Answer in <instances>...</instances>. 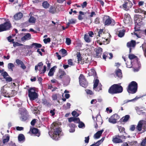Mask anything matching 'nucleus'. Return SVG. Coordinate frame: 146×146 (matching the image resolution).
I'll use <instances>...</instances> for the list:
<instances>
[{"mask_svg":"<svg viewBox=\"0 0 146 146\" xmlns=\"http://www.w3.org/2000/svg\"><path fill=\"white\" fill-rule=\"evenodd\" d=\"M136 45V42L135 40H131L130 41L127 42V46L128 48L134 47Z\"/></svg>","mask_w":146,"mask_h":146,"instance_id":"obj_16","label":"nucleus"},{"mask_svg":"<svg viewBox=\"0 0 146 146\" xmlns=\"http://www.w3.org/2000/svg\"><path fill=\"white\" fill-rule=\"evenodd\" d=\"M23 25L25 27H28L30 25L29 22V21H26L23 23Z\"/></svg>","mask_w":146,"mask_h":146,"instance_id":"obj_63","label":"nucleus"},{"mask_svg":"<svg viewBox=\"0 0 146 146\" xmlns=\"http://www.w3.org/2000/svg\"><path fill=\"white\" fill-rule=\"evenodd\" d=\"M134 32L133 33H131V34L132 35L134 34L137 37H139V35L140 33V31H141V30L139 29H137L135 27H134Z\"/></svg>","mask_w":146,"mask_h":146,"instance_id":"obj_26","label":"nucleus"},{"mask_svg":"<svg viewBox=\"0 0 146 146\" xmlns=\"http://www.w3.org/2000/svg\"><path fill=\"white\" fill-rule=\"evenodd\" d=\"M140 146H146V137L142 141Z\"/></svg>","mask_w":146,"mask_h":146,"instance_id":"obj_46","label":"nucleus"},{"mask_svg":"<svg viewBox=\"0 0 146 146\" xmlns=\"http://www.w3.org/2000/svg\"><path fill=\"white\" fill-rule=\"evenodd\" d=\"M138 131H142L143 133L146 131V121L145 120L139 121L136 127Z\"/></svg>","mask_w":146,"mask_h":146,"instance_id":"obj_3","label":"nucleus"},{"mask_svg":"<svg viewBox=\"0 0 146 146\" xmlns=\"http://www.w3.org/2000/svg\"><path fill=\"white\" fill-rule=\"evenodd\" d=\"M69 22H68V24H75L76 22V20L73 19H70L69 20Z\"/></svg>","mask_w":146,"mask_h":146,"instance_id":"obj_44","label":"nucleus"},{"mask_svg":"<svg viewBox=\"0 0 146 146\" xmlns=\"http://www.w3.org/2000/svg\"><path fill=\"white\" fill-rule=\"evenodd\" d=\"M118 127L120 133L125 132V129L123 127L121 126H118Z\"/></svg>","mask_w":146,"mask_h":146,"instance_id":"obj_49","label":"nucleus"},{"mask_svg":"<svg viewBox=\"0 0 146 146\" xmlns=\"http://www.w3.org/2000/svg\"><path fill=\"white\" fill-rule=\"evenodd\" d=\"M59 78L60 79L63 78V76L66 74L65 72L62 69H59L58 71Z\"/></svg>","mask_w":146,"mask_h":146,"instance_id":"obj_28","label":"nucleus"},{"mask_svg":"<svg viewBox=\"0 0 146 146\" xmlns=\"http://www.w3.org/2000/svg\"><path fill=\"white\" fill-rule=\"evenodd\" d=\"M77 56L78 58V61L79 62L80 61L81 63L80 64H84V63H87L86 62H85L84 60V59H82V58L81 56V54H80V52L77 53Z\"/></svg>","mask_w":146,"mask_h":146,"instance_id":"obj_18","label":"nucleus"},{"mask_svg":"<svg viewBox=\"0 0 146 146\" xmlns=\"http://www.w3.org/2000/svg\"><path fill=\"white\" fill-rule=\"evenodd\" d=\"M122 137H123L125 138V137L124 136L115 135L113 137L112 141L115 143H122L123 142V141L121 138Z\"/></svg>","mask_w":146,"mask_h":146,"instance_id":"obj_9","label":"nucleus"},{"mask_svg":"<svg viewBox=\"0 0 146 146\" xmlns=\"http://www.w3.org/2000/svg\"><path fill=\"white\" fill-rule=\"evenodd\" d=\"M119 118V116L115 113L112 115L109 118V121L110 123L115 124L117 123V120Z\"/></svg>","mask_w":146,"mask_h":146,"instance_id":"obj_7","label":"nucleus"},{"mask_svg":"<svg viewBox=\"0 0 146 146\" xmlns=\"http://www.w3.org/2000/svg\"><path fill=\"white\" fill-rule=\"evenodd\" d=\"M123 91L122 87L118 84H114L111 85L108 90V92L111 94L120 93Z\"/></svg>","mask_w":146,"mask_h":146,"instance_id":"obj_1","label":"nucleus"},{"mask_svg":"<svg viewBox=\"0 0 146 146\" xmlns=\"http://www.w3.org/2000/svg\"><path fill=\"white\" fill-rule=\"evenodd\" d=\"M28 117V113L25 112V115H22L21 118L22 121H24L27 119Z\"/></svg>","mask_w":146,"mask_h":146,"instance_id":"obj_32","label":"nucleus"},{"mask_svg":"<svg viewBox=\"0 0 146 146\" xmlns=\"http://www.w3.org/2000/svg\"><path fill=\"white\" fill-rule=\"evenodd\" d=\"M36 21V19L33 17H31L29 18V23H35Z\"/></svg>","mask_w":146,"mask_h":146,"instance_id":"obj_43","label":"nucleus"},{"mask_svg":"<svg viewBox=\"0 0 146 146\" xmlns=\"http://www.w3.org/2000/svg\"><path fill=\"white\" fill-rule=\"evenodd\" d=\"M1 94L5 97H8L9 93L6 90H5L4 89H2L1 91Z\"/></svg>","mask_w":146,"mask_h":146,"instance_id":"obj_34","label":"nucleus"},{"mask_svg":"<svg viewBox=\"0 0 146 146\" xmlns=\"http://www.w3.org/2000/svg\"><path fill=\"white\" fill-rule=\"evenodd\" d=\"M134 11L135 13H142L143 12V10L139 8L135 9L134 10Z\"/></svg>","mask_w":146,"mask_h":146,"instance_id":"obj_51","label":"nucleus"},{"mask_svg":"<svg viewBox=\"0 0 146 146\" xmlns=\"http://www.w3.org/2000/svg\"><path fill=\"white\" fill-rule=\"evenodd\" d=\"M71 104L70 103H67L66 105H64L63 106L64 109L66 110L69 109L70 108Z\"/></svg>","mask_w":146,"mask_h":146,"instance_id":"obj_41","label":"nucleus"},{"mask_svg":"<svg viewBox=\"0 0 146 146\" xmlns=\"http://www.w3.org/2000/svg\"><path fill=\"white\" fill-rule=\"evenodd\" d=\"M140 146H146V137L142 141Z\"/></svg>","mask_w":146,"mask_h":146,"instance_id":"obj_47","label":"nucleus"},{"mask_svg":"<svg viewBox=\"0 0 146 146\" xmlns=\"http://www.w3.org/2000/svg\"><path fill=\"white\" fill-rule=\"evenodd\" d=\"M118 32V36L119 37H122L124 36L125 32V30L123 29L122 30H120Z\"/></svg>","mask_w":146,"mask_h":146,"instance_id":"obj_31","label":"nucleus"},{"mask_svg":"<svg viewBox=\"0 0 146 146\" xmlns=\"http://www.w3.org/2000/svg\"><path fill=\"white\" fill-rule=\"evenodd\" d=\"M71 40L70 38H66V42L67 45H70L71 44Z\"/></svg>","mask_w":146,"mask_h":146,"instance_id":"obj_52","label":"nucleus"},{"mask_svg":"<svg viewBox=\"0 0 146 146\" xmlns=\"http://www.w3.org/2000/svg\"><path fill=\"white\" fill-rule=\"evenodd\" d=\"M78 123H79V125H78V127L80 128H82L83 127L85 126L84 124L81 121H78Z\"/></svg>","mask_w":146,"mask_h":146,"instance_id":"obj_48","label":"nucleus"},{"mask_svg":"<svg viewBox=\"0 0 146 146\" xmlns=\"http://www.w3.org/2000/svg\"><path fill=\"white\" fill-rule=\"evenodd\" d=\"M2 25L4 31L10 30L12 27L11 24L9 21L2 23Z\"/></svg>","mask_w":146,"mask_h":146,"instance_id":"obj_11","label":"nucleus"},{"mask_svg":"<svg viewBox=\"0 0 146 146\" xmlns=\"http://www.w3.org/2000/svg\"><path fill=\"white\" fill-rule=\"evenodd\" d=\"M104 130L103 129H102L101 130L98 131H97L94 135V138L96 139H98L101 136L102 133L104 131Z\"/></svg>","mask_w":146,"mask_h":146,"instance_id":"obj_19","label":"nucleus"},{"mask_svg":"<svg viewBox=\"0 0 146 146\" xmlns=\"http://www.w3.org/2000/svg\"><path fill=\"white\" fill-rule=\"evenodd\" d=\"M137 113L139 115H145V112L143 111V110L138 109L137 110Z\"/></svg>","mask_w":146,"mask_h":146,"instance_id":"obj_42","label":"nucleus"},{"mask_svg":"<svg viewBox=\"0 0 146 146\" xmlns=\"http://www.w3.org/2000/svg\"><path fill=\"white\" fill-rule=\"evenodd\" d=\"M16 62L18 65H21L23 62L19 59H17L16 60Z\"/></svg>","mask_w":146,"mask_h":146,"instance_id":"obj_54","label":"nucleus"},{"mask_svg":"<svg viewBox=\"0 0 146 146\" xmlns=\"http://www.w3.org/2000/svg\"><path fill=\"white\" fill-rule=\"evenodd\" d=\"M68 121L70 122L73 121L75 123H78V121H80V119L79 118L73 117H70L69 118Z\"/></svg>","mask_w":146,"mask_h":146,"instance_id":"obj_23","label":"nucleus"},{"mask_svg":"<svg viewBox=\"0 0 146 146\" xmlns=\"http://www.w3.org/2000/svg\"><path fill=\"white\" fill-rule=\"evenodd\" d=\"M68 63L70 66H72L74 65L73 60L72 59H69L68 60Z\"/></svg>","mask_w":146,"mask_h":146,"instance_id":"obj_50","label":"nucleus"},{"mask_svg":"<svg viewBox=\"0 0 146 146\" xmlns=\"http://www.w3.org/2000/svg\"><path fill=\"white\" fill-rule=\"evenodd\" d=\"M109 53L108 52H105L103 54V58L105 60H106V56H108V55Z\"/></svg>","mask_w":146,"mask_h":146,"instance_id":"obj_56","label":"nucleus"},{"mask_svg":"<svg viewBox=\"0 0 146 146\" xmlns=\"http://www.w3.org/2000/svg\"><path fill=\"white\" fill-rule=\"evenodd\" d=\"M23 44L19 43H18V42H16L15 43L13 44V46L14 47L16 46H23Z\"/></svg>","mask_w":146,"mask_h":146,"instance_id":"obj_61","label":"nucleus"},{"mask_svg":"<svg viewBox=\"0 0 146 146\" xmlns=\"http://www.w3.org/2000/svg\"><path fill=\"white\" fill-rule=\"evenodd\" d=\"M96 53L95 57L97 58L101 57V56L103 52L102 49L100 47L96 48L95 49Z\"/></svg>","mask_w":146,"mask_h":146,"instance_id":"obj_14","label":"nucleus"},{"mask_svg":"<svg viewBox=\"0 0 146 146\" xmlns=\"http://www.w3.org/2000/svg\"><path fill=\"white\" fill-rule=\"evenodd\" d=\"M17 94L16 91L15 90H12L9 93L8 97L10 98L13 97Z\"/></svg>","mask_w":146,"mask_h":146,"instance_id":"obj_33","label":"nucleus"},{"mask_svg":"<svg viewBox=\"0 0 146 146\" xmlns=\"http://www.w3.org/2000/svg\"><path fill=\"white\" fill-rule=\"evenodd\" d=\"M52 127L53 128L54 131L52 136H51V137L54 140H57L59 138V134L60 133L61 130L59 127H56L55 125H53Z\"/></svg>","mask_w":146,"mask_h":146,"instance_id":"obj_5","label":"nucleus"},{"mask_svg":"<svg viewBox=\"0 0 146 146\" xmlns=\"http://www.w3.org/2000/svg\"><path fill=\"white\" fill-rule=\"evenodd\" d=\"M124 23L126 24H131L132 23V19L129 14H125L123 20Z\"/></svg>","mask_w":146,"mask_h":146,"instance_id":"obj_13","label":"nucleus"},{"mask_svg":"<svg viewBox=\"0 0 146 146\" xmlns=\"http://www.w3.org/2000/svg\"><path fill=\"white\" fill-rule=\"evenodd\" d=\"M2 75L3 76L4 78H6L7 76H9V75L7 72H4L1 73Z\"/></svg>","mask_w":146,"mask_h":146,"instance_id":"obj_59","label":"nucleus"},{"mask_svg":"<svg viewBox=\"0 0 146 146\" xmlns=\"http://www.w3.org/2000/svg\"><path fill=\"white\" fill-rule=\"evenodd\" d=\"M42 103L44 105L48 106H50L51 105V103L46 99H44L42 100Z\"/></svg>","mask_w":146,"mask_h":146,"instance_id":"obj_38","label":"nucleus"},{"mask_svg":"<svg viewBox=\"0 0 146 146\" xmlns=\"http://www.w3.org/2000/svg\"><path fill=\"white\" fill-rule=\"evenodd\" d=\"M130 116L129 115H126L124 116L123 117L120 119V122H125L127 121L130 118Z\"/></svg>","mask_w":146,"mask_h":146,"instance_id":"obj_25","label":"nucleus"},{"mask_svg":"<svg viewBox=\"0 0 146 146\" xmlns=\"http://www.w3.org/2000/svg\"><path fill=\"white\" fill-rule=\"evenodd\" d=\"M56 11V9L55 7L51 6L49 10V12L52 14L55 13Z\"/></svg>","mask_w":146,"mask_h":146,"instance_id":"obj_39","label":"nucleus"},{"mask_svg":"<svg viewBox=\"0 0 146 146\" xmlns=\"http://www.w3.org/2000/svg\"><path fill=\"white\" fill-rule=\"evenodd\" d=\"M84 38L85 41L89 43L91 41V38H90V36L87 34H85Z\"/></svg>","mask_w":146,"mask_h":146,"instance_id":"obj_37","label":"nucleus"},{"mask_svg":"<svg viewBox=\"0 0 146 146\" xmlns=\"http://www.w3.org/2000/svg\"><path fill=\"white\" fill-rule=\"evenodd\" d=\"M61 50V52L62 53V54L64 55V56H66L67 55V51L64 48H62Z\"/></svg>","mask_w":146,"mask_h":146,"instance_id":"obj_57","label":"nucleus"},{"mask_svg":"<svg viewBox=\"0 0 146 146\" xmlns=\"http://www.w3.org/2000/svg\"><path fill=\"white\" fill-rule=\"evenodd\" d=\"M79 79L80 85L83 87L86 88L88 85V83L86 81L85 76L82 74H80L79 76Z\"/></svg>","mask_w":146,"mask_h":146,"instance_id":"obj_6","label":"nucleus"},{"mask_svg":"<svg viewBox=\"0 0 146 146\" xmlns=\"http://www.w3.org/2000/svg\"><path fill=\"white\" fill-rule=\"evenodd\" d=\"M94 22L96 24H99L100 23V18L98 17L96 18L95 19Z\"/></svg>","mask_w":146,"mask_h":146,"instance_id":"obj_55","label":"nucleus"},{"mask_svg":"<svg viewBox=\"0 0 146 146\" xmlns=\"http://www.w3.org/2000/svg\"><path fill=\"white\" fill-rule=\"evenodd\" d=\"M112 22L114 23L115 22L114 20H112L110 18V17H108V18L106 19L105 21L104 25H105L108 26L110 25Z\"/></svg>","mask_w":146,"mask_h":146,"instance_id":"obj_22","label":"nucleus"},{"mask_svg":"<svg viewBox=\"0 0 146 146\" xmlns=\"http://www.w3.org/2000/svg\"><path fill=\"white\" fill-rule=\"evenodd\" d=\"M14 67V65L12 63H10L8 64V68L9 69H11L12 71H13V68Z\"/></svg>","mask_w":146,"mask_h":146,"instance_id":"obj_45","label":"nucleus"},{"mask_svg":"<svg viewBox=\"0 0 146 146\" xmlns=\"http://www.w3.org/2000/svg\"><path fill=\"white\" fill-rule=\"evenodd\" d=\"M10 139V137L8 134L6 135L5 137H4V138L3 140V144H5L8 142Z\"/></svg>","mask_w":146,"mask_h":146,"instance_id":"obj_35","label":"nucleus"},{"mask_svg":"<svg viewBox=\"0 0 146 146\" xmlns=\"http://www.w3.org/2000/svg\"><path fill=\"white\" fill-rule=\"evenodd\" d=\"M30 132H31L32 134L38 137H39L40 135V132L39 130L36 128H31L30 129Z\"/></svg>","mask_w":146,"mask_h":146,"instance_id":"obj_15","label":"nucleus"},{"mask_svg":"<svg viewBox=\"0 0 146 146\" xmlns=\"http://www.w3.org/2000/svg\"><path fill=\"white\" fill-rule=\"evenodd\" d=\"M87 3L86 1L84 2L81 5L82 7V8H84L87 6Z\"/></svg>","mask_w":146,"mask_h":146,"instance_id":"obj_64","label":"nucleus"},{"mask_svg":"<svg viewBox=\"0 0 146 146\" xmlns=\"http://www.w3.org/2000/svg\"><path fill=\"white\" fill-rule=\"evenodd\" d=\"M23 15V13L20 12L14 15V18L15 20H18L20 19L22 17Z\"/></svg>","mask_w":146,"mask_h":146,"instance_id":"obj_17","label":"nucleus"},{"mask_svg":"<svg viewBox=\"0 0 146 146\" xmlns=\"http://www.w3.org/2000/svg\"><path fill=\"white\" fill-rule=\"evenodd\" d=\"M96 120V125H97V126H96V125H95L96 128H97L98 127V125H100L102 123V120L101 118H97Z\"/></svg>","mask_w":146,"mask_h":146,"instance_id":"obj_36","label":"nucleus"},{"mask_svg":"<svg viewBox=\"0 0 146 146\" xmlns=\"http://www.w3.org/2000/svg\"><path fill=\"white\" fill-rule=\"evenodd\" d=\"M57 68L56 66H54L50 69L49 72L48 73V75L49 76H51L54 75V73L55 71V68Z\"/></svg>","mask_w":146,"mask_h":146,"instance_id":"obj_21","label":"nucleus"},{"mask_svg":"<svg viewBox=\"0 0 146 146\" xmlns=\"http://www.w3.org/2000/svg\"><path fill=\"white\" fill-rule=\"evenodd\" d=\"M104 137H102V139L98 141L96 143V144H98V145L99 146L103 141L104 139Z\"/></svg>","mask_w":146,"mask_h":146,"instance_id":"obj_58","label":"nucleus"},{"mask_svg":"<svg viewBox=\"0 0 146 146\" xmlns=\"http://www.w3.org/2000/svg\"><path fill=\"white\" fill-rule=\"evenodd\" d=\"M96 42L97 43L100 45H102L103 44H107L109 43L110 42V40L106 38V37H102L98 40Z\"/></svg>","mask_w":146,"mask_h":146,"instance_id":"obj_10","label":"nucleus"},{"mask_svg":"<svg viewBox=\"0 0 146 146\" xmlns=\"http://www.w3.org/2000/svg\"><path fill=\"white\" fill-rule=\"evenodd\" d=\"M133 5L132 2L129 0H126L123 4V7L125 10H128L131 8Z\"/></svg>","mask_w":146,"mask_h":146,"instance_id":"obj_8","label":"nucleus"},{"mask_svg":"<svg viewBox=\"0 0 146 146\" xmlns=\"http://www.w3.org/2000/svg\"><path fill=\"white\" fill-rule=\"evenodd\" d=\"M128 57L129 58L130 60L133 59L135 58H137L136 60L137 63L138 65V68H137V69H134V70L135 71H138L141 66V64L140 62H138V58H137V56L133 54H129V55Z\"/></svg>","mask_w":146,"mask_h":146,"instance_id":"obj_12","label":"nucleus"},{"mask_svg":"<svg viewBox=\"0 0 146 146\" xmlns=\"http://www.w3.org/2000/svg\"><path fill=\"white\" fill-rule=\"evenodd\" d=\"M18 140L19 141H23L25 140L24 135L22 134H20L18 136Z\"/></svg>","mask_w":146,"mask_h":146,"instance_id":"obj_30","label":"nucleus"},{"mask_svg":"<svg viewBox=\"0 0 146 146\" xmlns=\"http://www.w3.org/2000/svg\"><path fill=\"white\" fill-rule=\"evenodd\" d=\"M115 74L116 76L120 79L122 78V74L121 70V69H118L117 70H116L115 71Z\"/></svg>","mask_w":146,"mask_h":146,"instance_id":"obj_20","label":"nucleus"},{"mask_svg":"<svg viewBox=\"0 0 146 146\" xmlns=\"http://www.w3.org/2000/svg\"><path fill=\"white\" fill-rule=\"evenodd\" d=\"M104 33H105V31H104L103 29H100L98 32V35L99 37H100L101 36V35H102V33L104 34Z\"/></svg>","mask_w":146,"mask_h":146,"instance_id":"obj_53","label":"nucleus"},{"mask_svg":"<svg viewBox=\"0 0 146 146\" xmlns=\"http://www.w3.org/2000/svg\"><path fill=\"white\" fill-rule=\"evenodd\" d=\"M6 81L7 82H9L11 81H12V78H11L10 77H6L5 78Z\"/></svg>","mask_w":146,"mask_h":146,"instance_id":"obj_62","label":"nucleus"},{"mask_svg":"<svg viewBox=\"0 0 146 146\" xmlns=\"http://www.w3.org/2000/svg\"><path fill=\"white\" fill-rule=\"evenodd\" d=\"M45 44H47V42H49L50 41V39L49 38H45L43 40Z\"/></svg>","mask_w":146,"mask_h":146,"instance_id":"obj_60","label":"nucleus"},{"mask_svg":"<svg viewBox=\"0 0 146 146\" xmlns=\"http://www.w3.org/2000/svg\"><path fill=\"white\" fill-rule=\"evenodd\" d=\"M42 46V45L40 44L33 43L31 45V46H29L30 48H32L33 47H34L35 48H40Z\"/></svg>","mask_w":146,"mask_h":146,"instance_id":"obj_27","label":"nucleus"},{"mask_svg":"<svg viewBox=\"0 0 146 146\" xmlns=\"http://www.w3.org/2000/svg\"><path fill=\"white\" fill-rule=\"evenodd\" d=\"M28 96L31 100H34L38 97V94L35 92L34 87H31L28 90Z\"/></svg>","mask_w":146,"mask_h":146,"instance_id":"obj_4","label":"nucleus"},{"mask_svg":"<svg viewBox=\"0 0 146 146\" xmlns=\"http://www.w3.org/2000/svg\"><path fill=\"white\" fill-rule=\"evenodd\" d=\"M138 85L135 81H132L129 85L127 91L129 93H135L137 91Z\"/></svg>","mask_w":146,"mask_h":146,"instance_id":"obj_2","label":"nucleus"},{"mask_svg":"<svg viewBox=\"0 0 146 146\" xmlns=\"http://www.w3.org/2000/svg\"><path fill=\"white\" fill-rule=\"evenodd\" d=\"M99 80L98 79H96L95 80L94 82V86H93V89H94L96 88L98 85V83H99Z\"/></svg>","mask_w":146,"mask_h":146,"instance_id":"obj_40","label":"nucleus"},{"mask_svg":"<svg viewBox=\"0 0 146 146\" xmlns=\"http://www.w3.org/2000/svg\"><path fill=\"white\" fill-rule=\"evenodd\" d=\"M50 4L48 3L46 1H43L42 3V7L45 9L48 8L50 6Z\"/></svg>","mask_w":146,"mask_h":146,"instance_id":"obj_29","label":"nucleus"},{"mask_svg":"<svg viewBox=\"0 0 146 146\" xmlns=\"http://www.w3.org/2000/svg\"><path fill=\"white\" fill-rule=\"evenodd\" d=\"M31 35L29 33H27L24 36L22 37L21 40L22 41H24L26 40H29L31 38Z\"/></svg>","mask_w":146,"mask_h":146,"instance_id":"obj_24","label":"nucleus"}]
</instances>
